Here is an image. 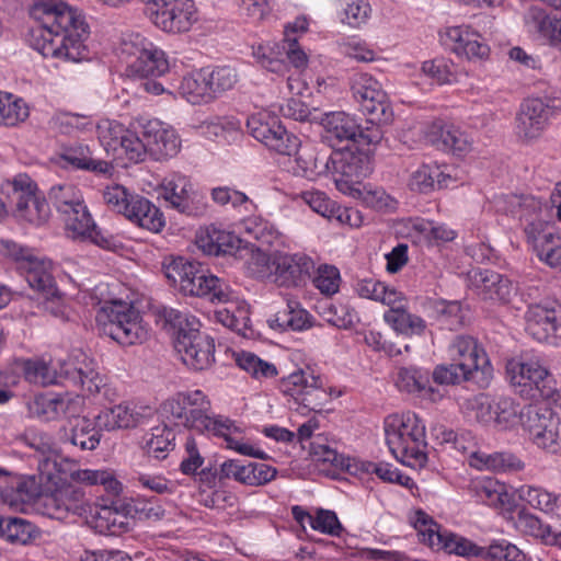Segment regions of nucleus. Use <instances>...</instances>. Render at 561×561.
I'll list each match as a JSON object with an SVG mask.
<instances>
[{
	"label": "nucleus",
	"instance_id": "2eb2a0df",
	"mask_svg": "<svg viewBox=\"0 0 561 561\" xmlns=\"http://www.w3.org/2000/svg\"><path fill=\"white\" fill-rule=\"evenodd\" d=\"M174 347L183 363L194 370L208 368L215 360L214 339L202 334L198 329L181 333L174 341Z\"/></svg>",
	"mask_w": 561,
	"mask_h": 561
},
{
	"label": "nucleus",
	"instance_id": "5701e85b",
	"mask_svg": "<svg viewBox=\"0 0 561 561\" xmlns=\"http://www.w3.org/2000/svg\"><path fill=\"white\" fill-rule=\"evenodd\" d=\"M127 502L113 501L110 506L100 507L94 516V528L103 535L119 536L131 527V514Z\"/></svg>",
	"mask_w": 561,
	"mask_h": 561
},
{
	"label": "nucleus",
	"instance_id": "5fc2aeb1",
	"mask_svg": "<svg viewBox=\"0 0 561 561\" xmlns=\"http://www.w3.org/2000/svg\"><path fill=\"white\" fill-rule=\"evenodd\" d=\"M492 561H525V553L514 543L506 539H494L488 547H484V557Z\"/></svg>",
	"mask_w": 561,
	"mask_h": 561
},
{
	"label": "nucleus",
	"instance_id": "bb28decb",
	"mask_svg": "<svg viewBox=\"0 0 561 561\" xmlns=\"http://www.w3.org/2000/svg\"><path fill=\"white\" fill-rule=\"evenodd\" d=\"M428 140L439 150L457 156L465 154L471 148L469 137L454 125H434Z\"/></svg>",
	"mask_w": 561,
	"mask_h": 561
},
{
	"label": "nucleus",
	"instance_id": "a19ab883",
	"mask_svg": "<svg viewBox=\"0 0 561 561\" xmlns=\"http://www.w3.org/2000/svg\"><path fill=\"white\" fill-rule=\"evenodd\" d=\"M203 400V393L201 391H194L191 393L179 392L172 398L165 400L161 407V413L167 417H173L182 423L188 415L187 408L198 405V401Z\"/></svg>",
	"mask_w": 561,
	"mask_h": 561
},
{
	"label": "nucleus",
	"instance_id": "f704fd0d",
	"mask_svg": "<svg viewBox=\"0 0 561 561\" xmlns=\"http://www.w3.org/2000/svg\"><path fill=\"white\" fill-rule=\"evenodd\" d=\"M130 71L139 78L160 77L169 71L165 53L158 48L144 49L129 66Z\"/></svg>",
	"mask_w": 561,
	"mask_h": 561
},
{
	"label": "nucleus",
	"instance_id": "1a4fd4ad",
	"mask_svg": "<svg viewBox=\"0 0 561 561\" xmlns=\"http://www.w3.org/2000/svg\"><path fill=\"white\" fill-rule=\"evenodd\" d=\"M8 255L16 263V270L25 277L28 286L48 300L58 294L50 273V263L39 260L28 249L16 243L7 244Z\"/></svg>",
	"mask_w": 561,
	"mask_h": 561
},
{
	"label": "nucleus",
	"instance_id": "7ed1b4c3",
	"mask_svg": "<svg viewBox=\"0 0 561 561\" xmlns=\"http://www.w3.org/2000/svg\"><path fill=\"white\" fill-rule=\"evenodd\" d=\"M8 185L11 186L9 199L15 206L16 216L33 225L47 221L49 203L61 215L83 203L80 191L68 183L53 185L48 192V202L36 196V185L26 174H19Z\"/></svg>",
	"mask_w": 561,
	"mask_h": 561
},
{
	"label": "nucleus",
	"instance_id": "c85d7f7f",
	"mask_svg": "<svg viewBox=\"0 0 561 561\" xmlns=\"http://www.w3.org/2000/svg\"><path fill=\"white\" fill-rule=\"evenodd\" d=\"M296 156L297 168L300 170V174L308 180H316L321 175L331 174L333 167V151L329 153L325 150H319L317 148L302 149Z\"/></svg>",
	"mask_w": 561,
	"mask_h": 561
},
{
	"label": "nucleus",
	"instance_id": "f257e3e1",
	"mask_svg": "<svg viewBox=\"0 0 561 561\" xmlns=\"http://www.w3.org/2000/svg\"><path fill=\"white\" fill-rule=\"evenodd\" d=\"M351 91L360 111L367 116V126L357 124L345 112H331L323 115L322 139L334 150L342 142L346 145H377L383 137L382 126L393 122V110L388 94L381 84L367 73H357L352 78Z\"/></svg>",
	"mask_w": 561,
	"mask_h": 561
},
{
	"label": "nucleus",
	"instance_id": "680f3d73",
	"mask_svg": "<svg viewBox=\"0 0 561 561\" xmlns=\"http://www.w3.org/2000/svg\"><path fill=\"white\" fill-rule=\"evenodd\" d=\"M300 146V139L296 135L288 133L286 128L280 125L276 126V135H274L273 140L270 139L267 148L279 154L291 156L297 153Z\"/></svg>",
	"mask_w": 561,
	"mask_h": 561
},
{
	"label": "nucleus",
	"instance_id": "39448f33",
	"mask_svg": "<svg viewBox=\"0 0 561 561\" xmlns=\"http://www.w3.org/2000/svg\"><path fill=\"white\" fill-rule=\"evenodd\" d=\"M96 322L102 334L123 346L141 344L148 337V330L141 323L139 311L126 304L103 309L96 316Z\"/></svg>",
	"mask_w": 561,
	"mask_h": 561
},
{
	"label": "nucleus",
	"instance_id": "aec40b11",
	"mask_svg": "<svg viewBox=\"0 0 561 561\" xmlns=\"http://www.w3.org/2000/svg\"><path fill=\"white\" fill-rule=\"evenodd\" d=\"M147 150L156 160L173 158L181 148V140L175 130L159 121H150L142 126Z\"/></svg>",
	"mask_w": 561,
	"mask_h": 561
},
{
	"label": "nucleus",
	"instance_id": "a18cd8bd",
	"mask_svg": "<svg viewBox=\"0 0 561 561\" xmlns=\"http://www.w3.org/2000/svg\"><path fill=\"white\" fill-rule=\"evenodd\" d=\"M275 322L278 328L300 331L311 325L309 313L299 308L295 300H288L286 309L276 313Z\"/></svg>",
	"mask_w": 561,
	"mask_h": 561
},
{
	"label": "nucleus",
	"instance_id": "49530a36",
	"mask_svg": "<svg viewBox=\"0 0 561 561\" xmlns=\"http://www.w3.org/2000/svg\"><path fill=\"white\" fill-rule=\"evenodd\" d=\"M127 507L133 519L158 522L165 515V510L156 496L133 499L127 502Z\"/></svg>",
	"mask_w": 561,
	"mask_h": 561
},
{
	"label": "nucleus",
	"instance_id": "dca6fc26",
	"mask_svg": "<svg viewBox=\"0 0 561 561\" xmlns=\"http://www.w3.org/2000/svg\"><path fill=\"white\" fill-rule=\"evenodd\" d=\"M272 280L280 287H300L314 270L313 261L306 254L275 253Z\"/></svg>",
	"mask_w": 561,
	"mask_h": 561
},
{
	"label": "nucleus",
	"instance_id": "a878e982",
	"mask_svg": "<svg viewBox=\"0 0 561 561\" xmlns=\"http://www.w3.org/2000/svg\"><path fill=\"white\" fill-rule=\"evenodd\" d=\"M77 407H79L78 400L62 396L41 394L34 399L28 410L33 416L47 422L61 416L70 419L76 413Z\"/></svg>",
	"mask_w": 561,
	"mask_h": 561
},
{
	"label": "nucleus",
	"instance_id": "72a5a7b5",
	"mask_svg": "<svg viewBox=\"0 0 561 561\" xmlns=\"http://www.w3.org/2000/svg\"><path fill=\"white\" fill-rule=\"evenodd\" d=\"M37 527L22 517L0 515V538L16 545H27L38 536Z\"/></svg>",
	"mask_w": 561,
	"mask_h": 561
},
{
	"label": "nucleus",
	"instance_id": "e2e57ef3",
	"mask_svg": "<svg viewBox=\"0 0 561 561\" xmlns=\"http://www.w3.org/2000/svg\"><path fill=\"white\" fill-rule=\"evenodd\" d=\"M300 146V139L296 135L288 133L286 128L280 125L276 126V135H274L273 140L270 139L267 148L279 154L291 156L297 153Z\"/></svg>",
	"mask_w": 561,
	"mask_h": 561
},
{
	"label": "nucleus",
	"instance_id": "f3484780",
	"mask_svg": "<svg viewBox=\"0 0 561 561\" xmlns=\"http://www.w3.org/2000/svg\"><path fill=\"white\" fill-rule=\"evenodd\" d=\"M553 112V106L540 98L526 99L517 115L518 136L524 140L538 138Z\"/></svg>",
	"mask_w": 561,
	"mask_h": 561
},
{
	"label": "nucleus",
	"instance_id": "20e7f679",
	"mask_svg": "<svg viewBox=\"0 0 561 561\" xmlns=\"http://www.w3.org/2000/svg\"><path fill=\"white\" fill-rule=\"evenodd\" d=\"M386 443L397 460L412 468L427 462L425 424L413 412L388 415L383 422Z\"/></svg>",
	"mask_w": 561,
	"mask_h": 561
},
{
	"label": "nucleus",
	"instance_id": "0e129e2a",
	"mask_svg": "<svg viewBox=\"0 0 561 561\" xmlns=\"http://www.w3.org/2000/svg\"><path fill=\"white\" fill-rule=\"evenodd\" d=\"M528 503L546 513L561 514V499L545 490L529 489L527 491Z\"/></svg>",
	"mask_w": 561,
	"mask_h": 561
},
{
	"label": "nucleus",
	"instance_id": "603ef678",
	"mask_svg": "<svg viewBox=\"0 0 561 561\" xmlns=\"http://www.w3.org/2000/svg\"><path fill=\"white\" fill-rule=\"evenodd\" d=\"M206 77L214 100L231 90L238 82L236 69L229 66L217 67L211 71L206 70Z\"/></svg>",
	"mask_w": 561,
	"mask_h": 561
},
{
	"label": "nucleus",
	"instance_id": "4468645a",
	"mask_svg": "<svg viewBox=\"0 0 561 561\" xmlns=\"http://www.w3.org/2000/svg\"><path fill=\"white\" fill-rule=\"evenodd\" d=\"M98 129L99 138L106 152L111 149L116 151L119 147L127 159L135 163L144 161L147 153H149L145 144L147 140L142 134L139 136L134 131L123 130L121 125L111 122L99 125Z\"/></svg>",
	"mask_w": 561,
	"mask_h": 561
},
{
	"label": "nucleus",
	"instance_id": "864d4df0",
	"mask_svg": "<svg viewBox=\"0 0 561 561\" xmlns=\"http://www.w3.org/2000/svg\"><path fill=\"white\" fill-rule=\"evenodd\" d=\"M280 125V122L276 117H271L265 114L252 115L247 122L249 133L266 147L270 144V139L273 140L274 135H276V126Z\"/></svg>",
	"mask_w": 561,
	"mask_h": 561
},
{
	"label": "nucleus",
	"instance_id": "9b49d317",
	"mask_svg": "<svg viewBox=\"0 0 561 561\" xmlns=\"http://www.w3.org/2000/svg\"><path fill=\"white\" fill-rule=\"evenodd\" d=\"M62 216L66 229L71 238L90 240L98 247L110 251H116L122 248V242L118 239L96 228L84 203L68 210Z\"/></svg>",
	"mask_w": 561,
	"mask_h": 561
},
{
	"label": "nucleus",
	"instance_id": "f03ea898",
	"mask_svg": "<svg viewBox=\"0 0 561 561\" xmlns=\"http://www.w3.org/2000/svg\"><path fill=\"white\" fill-rule=\"evenodd\" d=\"M31 14L42 20L33 33V47L44 57L78 62L88 58L90 28L82 13L62 1H41Z\"/></svg>",
	"mask_w": 561,
	"mask_h": 561
},
{
	"label": "nucleus",
	"instance_id": "bf43d9fd",
	"mask_svg": "<svg viewBox=\"0 0 561 561\" xmlns=\"http://www.w3.org/2000/svg\"><path fill=\"white\" fill-rule=\"evenodd\" d=\"M163 196L171 207L178 204L190 191L193 185L185 175L174 173L163 179L162 184Z\"/></svg>",
	"mask_w": 561,
	"mask_h": 561
},
{
	"label": "nucleus",
	"instance_id": "6e6d98bb",
	"mask_svg": "<svg viewBox=\"0 0 561 561\" xmlns=\"http://www.w3.org/2000/svg\"><path fill=\"white\" fill-rule=\"evenodd\" d=\"M236 362L241 369L248 371L256 379L277 375V369L273 364L261 359L253 353L241 352L237 355Z\"/></svg>",
	"mask_w": 561,
	"mask_h": 561
},
{
	"label": "nucleus",
	"instance_id": "de8ad7c7",
	"mask_svg": "<svg viewBox=\"0 0 561 561\" xmlns=\"http://www.w3.org/2000/svg\"><path fill=\"white\" fill-rule=\"evenodd\" d=\"M23 371L30 382L39 383L42 386L66 382L65 375L60 376V371L57 373L43 360H25Z\"/></svg>",
	"mask_w": 561,
	"mask_h": 561
},
{
	"label": "nucleus",
	"instance_id": "69168bd1",
	"mask_svg": "<svg viewBox=\"0 0 561 561\" xmlns=\"http://www.w3.org/2000/svg\"><path fill=\"white\" fill-rule=\"evenodd\" d=\"M60 499L56 490L49 494L39 496L38 505L42 510V514L57 520L66 519L70 512Z\"/></svg>",
	"mask_w": 561,
	"mask_h": 561
},
{
	"label": "nucleus",
	"instance_id": "58836bf2",
	"mask_svg": "<svg viewBox=\"0 0 561 561\" xmlns=\"http://www.w3.org/2000/svg\"><path fill=\"white\" fill-rule=\"evenodd\" d=\"M397 386L402 391L417 392L431 400L436 399V391L430 383L428 375L421 369L414 367L401 368L398 374ZM437 396L440 397L439 393Z\"/></svg>",
	"mask_w": 561,
	"mask_h": 561
},
{
	"label": "nucleus",
	"instance_id": "c03bdc74",
	"mask_svg": "<svg viewBox=\"0 0 561 561\" xmlns=\"http://www.w3.org/2000/svg\"><path fill=\"white\" fill-rule=\"evenodd\" d=\"M175 438L172 428L163 425L162 427L157 426L151 430L150 438L146 440L145 451L149 457L156 459H164L168 451L174 446L173 440Z\"/></svg>",
	"mask_w": 561,
	"mask_h": 561
},
{
	"label": "nucleus",
	"instance_id": "338daca9",
	"mask_svg": "<svg viewBox=\"0 0 561 561\" xmlns=\"http://www.w3.org/2000/svg\"><path fill=\"white\" fill-rule=\"evenodd\" d=\"M130 196L122 185L107 186L103 192V199L110 209L117 214L126 213L129 209Z\"/></svg>",
	"mask_w": 561,
	"mask_h": 561
},
{
	"label": "nucleus",
	"instance_id": "09e8293b",
	"mask_svg": "<svg viewBox=\"0 0 561 561\" xmlns=\"http://www.w3.org/2000/svg\"><path fill=\"white\" fill-rule=\"evenodd\" d=\"M466 364H442L437 365L433 373V381L442 386L459 385L463 381L476 380L477 376L467 374Z\"/></svg>",
	"mask_w": 561,
	"mask_h": 561
},
{
	"label": "nucleus",
	"instance_id": "c9c22d12",
	"mask_svg": "<svg viewBox=\"0 0 561 561\" xmlns=\"http://www.w3.org/2000/svg\"><path fill=\"white\" fill-rule=\"evenodd\" d=\"M383 319L394 331L408 336L422 335L426 330V322L402 306L391 307L385 312Z\"/></svg>",
	"mask_w": 561,
	"mask_h": 561
},
{
	"label": "nucleus",
	"instance_id": "6e6552de",
	"mask_svg": "<svg viewBox=\"0 0 561 561\" xmlns=\"http://www.w3.org/2000/svg\"><path fill=\"white\" fill-rule=\"evenodd\" d=\"M145 13L157 27L169 33L187 32L198 20L197 9L193 0L149 2Z\"/></svg>",
	"mask_w": 561,
	"mask_h": 561
},
{
	"label": "nucleus",
	"instance_id": "ddd939ff",
	"mask_svg": "<svg viewBox=\"0 0 561 561\" xmlns=\"http://www.w3.org/2000/svg\"><path fill=\"white\" fill-rule=\"evenodd\" d=\"M506 373L514 387L536 389L542 398H550L556 391L553 376L538 362H510Z\"/></svg>",
	"mask_w": 561,
	"mask_h": 561
},
{
	"label": "nucleus",
	"instance_id": "37998d69",
	"mask_svg": "<svg viewBox=\"0 0 561 561\" xmlns=\"http://www.w3.org/2000/svg\"><path fill=\"white\" fill-rule=\"evenodd\" d=\"M28 117V107L22 99L0 93V125L15 126Z\"/></svg>",
	"mask_w": 561,
	"mask_h": 561
},
{
	"label": "nucleus",
	"instance_id": "2f4dec72",
	"mask_svg": "<svg viewBox=\"0 0 561 561\" xmlns=\"http://www.w3.org/2000/svg\"><path fill=\"white\" fill-rule=\"evenodd\" d=\"M236 260L243 261L245 272L251 277L265 279L271 278L273 275L274 254L268 255L253 244L247 242L244 247L239 250Z\"/></svg>",
	"mask_w": 561,
	"mask_h": 561
},
{
	"label": "nucleus",
	"instance_id": "393cba45",
	"mask_svg": "<svg viewBox=\"0 0 561 561\" xmlns=\"http://www.w3.org/2000/svg\"><path fill=\"white\" fill-rule=\"evenodd\" d=\"M525 233L539 260L561 271V236L551 231H540L535 222L525 227Z\"/></svg>",
	"mask_w": 561,
	"mask_h": 561
},
{
	"label": "nucleus",
	"instance_id": "6ab92c4d",
	"mask_svg": "<svg viewBox=\"0 0 561 561\" xmlns=\"http://www.w3.org/2000/svg\"><path fill=\"white\" fill-rule=\"evenodd\" d=\"M526 331L538 342L561 340V312L541 305L529 306L525 313Z\"/></svg>",
	"mask_w": 561,
	"mask_h": 561
},
{
	"label": "nucleus",
	"instance_id": "cd10ccee",
	"mask_svg": "<svg viewBox=\"0 0 561 561\" xmlns=\"http://www.w3.org/2000/svg\"><path fill=\"white\" fill-rule=\"evenodd\" d=\"M428 546H435L444 549L448 553H455L460 557H484V547H480L473 541L454 533H440L428 529Z\"/></svg>",
	"mask_w": 561,
	"mask_h": 561
},
{
	"label": "nucleus",
	"instance_id": "b1692460",
	"mask_svg": "<svg viewBox=\"0 0 561 561\" xmlns=\"http://www.w3.org/2000/svg\"><path fill=\"white\" fill-rule=\"evenodd\" d=\"M101 430L87 416H71L67 427H64L61 440L82 451L94 450L101 440Z\"/></svg>",
	"mask_w": 561,
	"mask_h": 561
},
{
	"label": "nucleus",
	"instance_id": "e433bc0d",
	"mask_svg": "<svg viewBox=\"0 0 561 561\" xmlns=\"http://www.w3.org/2000/svg\"><path fill=\"white\" fill-rule=\"evenodd\" d=\"M181 95L192 104H207L214 101L211 88L206 77V69L185 76L180 84Z\"/></svg>",
	"mask_w": 561,
	"mask_h": 561
},
{
	"label": "nucleus",
	"instance_id": "3c124183",
	"mask_svg": "<svg viewBox=\"0 0 561 561\" xmlns=\"http://www.w3.org/2000/svg\"><path fill=\"white\" fill-rule=\"evenodd\" d=\"M356 291L363 298L381 301L389 306L398 299V293L394 289H389L383 283L373 278L359 280L356 285Z\"/></svg>",
	"mask_w": 561,
	"mask_h": 561
},
{
	"label": "nucleus",
	"instance_id": "412c9836",
	"mask_svg": "<svg viewBox=\"0 0 561 561\" xmlns=\"http://www.w3.org/2000/svg\"><path fill=\"white\" fill-rule=\"evenodd\" d=\"M162 266L165 277L183 295L203 293L201 284L195 287L192 280L204 277V268L199 262L178 256L165 259Z\"/></svg>",
	"mask_w": 561,
	"mask_h": 561
},
{
	"label": "nucleus",
	"instance_id": "423d86ee",
	"mask_svg": "<svg viewBox=\"0 0 561 561\" xmlns=\"http://www.w3.org/2000/svg\"><path fill=\"white\" fill-rule=\"evenodd\" d=\"M279 389L308 412L320 413L330 401V394L323 387L321 377L313 375L310 369H298L283 377Z\"/></svg>",
	"mask_w": 561,
	"mask_h": 561
},
{
	"label": "nucleus",
	"instance_id": "4be33fe9",
	"mask_svg": "<svg viewBox=\"0 0 561 561\" xmlns=\"http://www.w3.org/2000/svg\"><path fill=\"white\" fill-rule=\"evenodd\" d=\"M198 248L208 255H231L237 259L239 250L247 242L233 232L221 230L215 226L207 227L197 234Z\"/></svg>",
	"mask_w": 561,
	"mask_h": 561
},
{
	"label": "nucleus",
	"instance_id": "9d476101",
	"mask_svg": "<svg viewBox=\"0 0 561 561\" xmlns=\"http://www.w3.org/2000/svg\"><path fill=\"white\" fill-rule=\"evenodd\" d=\"M360 145H345L333 150L332 176L336 184L358 183L373 171L369 151L360 149Z\"/></svg>",
	"mask_w": 561,
	"mask_h": 561
},
{
	"label": "nucleus",
	"instance_id": "052dcab7",
	"mask_svg": "<svg viewBox=\"0 0 561 561\" xmlns=\"http://www.w3.org/2000/svg\"><path fill=\"white\" fill-rule=\"evenodd\" d=\"M301 197L313 211L325 218L336 216L339 220H342L343 214L347 213L346 209L343 213H340V207H336L335 203L332 202L323 192H304Z\"/></svg>",
	"mask_w": 561,
	"mask_h": 561
},
{
	"label": "nucleus",
	"instance_id": "79ce46f5",
	"mask_svg": "<svg viewBox=\"0 0 561 561\" xmlns=\"http://www.w3.org/2000/svg\"><path fill=\"white\" fill-rule=\"evenodd\" d=\"M518 526L527 535L541 539L548 545L561 543V534H552L551 527L543 524L537 516L520 511L518 513Z\"/></svg>",
	"mask_w": 561,
	"mask_h": 561
},
{
	"label": "nucleus",
	"instance_id": "4d7b16f0",
	"mask_svg": "<svg viewBox=\"0 0 561 561\" xmlns=\"http://www.w3.org/2000/svg\"><path fill=\"white\" fill-rule=\"evenodd\" d=\"M192 280L195 287H198L201 284L203 293L187 294L186 296L207 297L213 302H225L228 300L229 293L226 290L227 286H225V283L217 276L208 274V271L204 270V277H202V279Z\"/></svg>",
	"mask_w": 561,
	"mask_h": 561
},
{
	"label": "nucleus",
	"instance_id": "473e14b6",
	"mask_svg": "<svg viewBox=\"0 0 561 561\" xmlns=\"http://www.w3.org/2000/svg\"><path fill=\"white\" fill-rule=\"evenodd\" d=\"M448 36L455 42L453 50L468 60H484L490 55V47L480 42L478 34L456 27L449 31Z\"/></svg>",
	"mask_w": 561,
	"mask_h": 561
},
{
	"label": "nucleus",
	"instance_id": "a211bd4d",
	"mask_svg": "<svg viewBox=\"0 0 561 561\" xmlns=\"http://www.w3.org/2000/svg\"><path fill=\"white\" fill-rule=\"evenodd\" d=\"M450 350L458 357L457 364L468 365L467 374L482 376V382L488 383L492 376V366L485 351L479 345L478 341L471 335H457L454 337Z\"/></svg>",
	"mask_w": 561,
	"mask_h": 561
},
{
	"label": "nucleus",
	"instance_id": "774afa93",
	"mask_svg": "<svg viewBox=\"0 0 561 561\" xmlns=\"http://www.w3.org/2000/svg\"><path fill=\"white\" fill-rule=\"evenodd\" d=\"M207 207L205 197L193 188L172 208L187 216L199 217L207 211Z\"/></svg>",
	"mask_w": 561,
	"mask_h": 561
},
{
	"label": "nucleus",
	"instance_id": "f8f14e48",
	"mask_svg": "<svg viewBox=\"0 0 561 561\" xmlns=\"http://www.w3.org/2000/svg\"><path fill=\"white\" fill-rule=\"evenodd\" d=\"M472 290L485 301L511 304L517 295V286L506 276L491 270L469 272Z\"/></svg>",
	"mask_w": 561,
	"mask_h": 561
},
{
	"label": "nucleus",
	"instance_id": "7c9ffc66",
	"mask_svg": "<svg viewBox=\"0 0 561 561\" xmlns=\"http://www.w3.org/2000/svg\"><path fill=\"white\" fill-rule=\"evenodd\" d=\"M125 217L153 232H159L164 226L160 209L142 196H130L129 209Z\"/></svg>",
	"mask_w": 561,
	"mask_h": 561
},
{
	"label": "nucleus",
	"instance_id": "ea45409f",
	"mask_svg": "<svg viewBox=\"0 0 561 561\" xmlns=\"http://www.w3.org/2000/svg\"><path fill=\"white\" fill-rule=\"evenodd\" d=\"M448 180L450 176L444 174L437 167L424 164L412 173L409 187L413 192L428 194L436 187H445V182Z\"/></svg>",
	"mask_w": 561,
	"mask_h": 561
},
{
	"label": "nucleus",
	"instance_id": "0eeeda50",
	"mask_svg": "<svg viewBox=\"0 0 561 561\" xmlns=\"http://www.w3.org/2000/svg\"><path fill=\"white\" fill-rule=\"evenodd\" d=\"M520 422L539 448L552 454L561 449V420L551 409L528 405L520 412Z\"/></svg>",
	"mask_w": 561,
	"mask_h": 561
},
{
	"label": "nucleus",
	"instance_id": "13d9d810",
	"mask_svg": "<svg viewBox=\"0 0 561 561\" xmlns=\"http://www.w3.org/2000/svg\"><path fill=\"white\" fill-rule=\"evenodd\" d=\"M311 455L318 461L330 462L334 467L345 469L352 474L357 472V459L344 458L328 445L312 443Z\"/></svg>",
	"mask_w": 561,
	"mask_h": 561
},
{
	"label": "nucleus",
	"instance_id": "4c0bfd02",
	"mask_svg": "<svg viewBox=\"0 0 561 561\" xmlns=\"http://www.w3.org/2000/svg\"><path fill=\"white\" fill-rule=\"evenodd\" d=\"M470 466L477 469L494 471H518L524 468L523 461L512 453L485 454L476 451L470 457Z\"/></svg>",
	"mask_w": 561,
	"mask_h": 561
},
{
	"label": "nucleus",
	"instance_id": "c756f323",
	"mask_svg": "<svg viewBox=\"0 0 561 561\" xmlns=\"http://www.w3.org/2000/svg\"><path fill=\"white\" fill-rule=\"evenodd\" d=\"M59 158L73 169L87 170L98 174H106L113 168L107 161L93 158L90 148L82 144L62 147Z\"/></svg>",
	"mask_w": 561,
	"mask_h": 561
},
{
	"label": "nucleus",
	"instance_id": "8fccbe9b",
	"mask_svg": "<svg viewBox=\"0 0 561 561\" xmlns=\"http://www.w3.org/2000/svg\"><path fill=\"white\" fill-rule=\"evenodd\" d=\"M65 375V381L80 387L90 393L99 391V383L96 382L98 374L93 369L83 370L73 364H65L60 368V376Z\"/></svg>",
	"mask_w": 561,
	"mask_h": 561
}]
</instances>
